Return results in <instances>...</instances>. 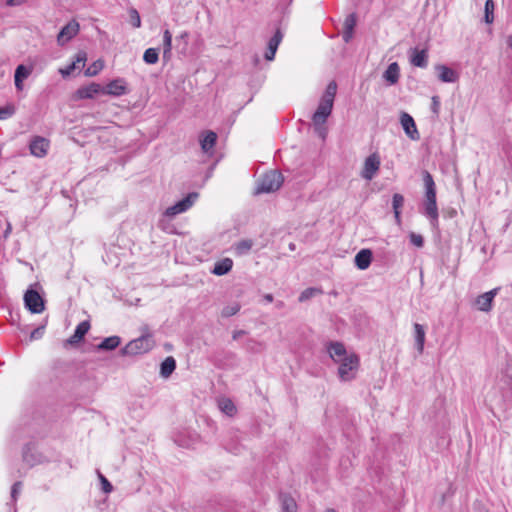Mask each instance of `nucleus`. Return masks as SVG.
Segmentation results:
<instances>
[{
	"instance_id": "26",
	"label": "nucleus",
	"mask_w": 512,
	"mask_h": 512,
	"mask_svg": "<svg viewBox=\"0 0 512 512\" xmlns=\"http://www.w3.org/2000/svg\"><path fill=\"white\" fill-rule=\"evenodd\" d=\"M233 267V261L230 258H224L215 263L212 273L217 276H222L231 271Z\"/></svg>"
},
{
	"instance_id": "15",
	"label": "nucleus",
	"mask_w": 512,
	"mask_h": 512,
	"mask_svg": "<svg viewBox=\"0 0 512 512\" xmlns=\"http://www.w3.org/2000/svg\"><path fill=\"white\" fill-rule=\"evenodd\" d=\"M328 353L334 362L339 363L348 358L349 354L345 346L340 342H331L328 346Z\"/></svg>"
},
{
	"instance_id": "56",
	"label": "nucleus",
	"mask_w": 512,
	"mask_h": 512,
	"mask_svg": "<svg viewBox=\"0 0 512 512\" xmlns=\"http://www.w3.org/2000/svg\"><path fill=\"white\" fill-rule=\"evenodd\" d=\"M507 45L512 48V35L507 38Z\"/></svg>"
},
{
	"instance_id": "50",
	"label": "nucleus",
	"mask_w": 512,
	"mask_h": 512,
	"mask_svg": "<svg viewBox=\"0 0 512 512\" xmlns=\"http://www.w3.org/2000/svg\"><path fill=\"white\" fill-rule=\"evenodd\" d=\"M439 107H440V102H439L438 96H433L432 97V107H431L433 113L438 114Z\"/></svg>"
},
{
	"instance_id": "18",
	"label": "nucleus",
	"mask_w": 512,
	"mask_h": 512,
	"mask_svg": "<svg viewBox=\"0 0 512 512\" xmlns=\"http://www.w3.org/2000/svg\"><path fill=\"white\" fill-rule=\"evenodd\" d=\"M90 329V323L88 321H82L77 326L72 336L67 339V343L70 345L78 344Z\"/></svg>"
},
{
	"instance_id": "59",
	"label": "nucleus",
	"mask_w": 512,
	"mask_h": 512,
	"mask_svg": "<svg viewBox=\"0 0 512 512\" xmlns=\"http://www.w3.org/2000/svg\"><path fill=\"white\" fill-rule=\"evenodd\" d=\"M325 512H337V511L335 509L330 508V509H327Z\"/></svg>"
},
{
	"instance_id": "9",
	"label": "nucleus",
	"mask_w": 512,
	"mask_h": 512,
	"mask_svg": "<svg viewBox=\"0 0 512 512\" xmlns=\"http://www.w3.org/2000/svg\"><path fill=\"white\" fill-rule=\"evenodd\" d=\"M79 32V23L75 20L67 23L59 32L57 41L60 45H64L70 41Z\"/></svg>"
},
{
	"instance_id": "11",
	"label": "nucleus",
	"mask_w": 512,
	"mask_h": 512,
	"mask_svg": "<svg viewBox=\"0 0 512 512\" xmlns=\"http://www.w3.org/2000/svg\"><path fill=\"white\" fill-rule=\"evenodd\" d=\"M127 93L126 82L122 78H117L110 81L105 87H103V94L112 96H122Z\"/></svg>"
},
{
	"instance_id": "53",
	"label": "nucleus",
	"mask_w": 512,
	"mask_h": 512,
	"mask_svg": "<svg viewBox=\"0 0 512 512\" xmlns=\"http://www.w3.org/2000/svg\"><path fill=\"white\" fill-rule=\"evenodd\" d=\"M244 334H246V332L244 330H236L233 332V335H232V338L234 340H237L239 339L241 336H243Z\"/></svg>"
},
{
	"instance_id": "27",
	"label": "nucleus",
	"mask_w": 512,
	"mask_h": 512,
	"mask_svg": "<svg viewBox=\"0 0 512 512\" xmlns=\"http://www.w3.org/2000/svg\"><path fill=\"white\" fill-rule=\"evenodd\" d=\"M175 369L176 360L172 356H169L165 358V360L160 365V375L163 378H168L171 376Z\"/></svg>"
},
{
	"instance_id": "49",
	"label": "nucleus",
	"mask_w": 512,
	"mask_h": 512,
	"mask_svg": "<svg viewBox=\"0 0 512 512\" xmlns=\"http://www.w3.org/2000/svg\"><path fill=\"white\" fill-rule=\"evenodd\" d=\"M21 486H22L21 482H15L13 484L12 489H11V497L13 499H16L17 495L20 492Z\"/></svg>"
},
{
	"instance_id": "34",
	"label": "nucleus",
	"mask_w": 512,
	"mask_h": 512,
	"mask_svg": "<svg viewBox=\"0 0 512 512\" xmlns=\"http://www.w3.org/2000/svg\"><path fill=\"white\" fill-rule=\"evenodd\" d=\"M143 60L147 64H156L159 60V49L148 48L143 54Z\"/></svg>"
},
{
	"instance_id": "12",
	"label": "nucleus",
	"mask_w": 512,
	"mask_h": 512,
	"mask_svg": "<svg viewBox=\"0 0 512 512\" xmlns=\"http://www.w3.org/2000/svg\"><path fill=\"white\" fill-rule=\"evenodd\" d=\"M499 288H494L486 293L479 295L476 299L478 309L484 312H488L492 308V302L494 297L497 295Z\"/></svg>"
},
{
	"instance_id": "54",
	"label": "nucleus",
	"mask_w": 512,
	"mask_h": 512,
	"mask_svg": "<svg viewBox=\"0 0 512 512\" xmlns=\"http://www.w3.org/2000/svg\"><path fill=\"white\" fill-rule=\"evenodd\" d=\"M14 83L17 90L23 89V82L19 78H14Z\"/></svg>"
},
{
	"instance_id": "45",
	"label": "nucleus",
	"mask_w": 512,
	"mask_h": 512,
	"mask_svg": "<svg viewBox=\"0 0 512 512\" xmlns=\"http://www.w3.org/2000/svg\"><path fill=\"white\" fill-rule=\"evenodd\" d=\"M409 238L410 242L416 247L421 248L424 245V239L420 234L411 233Z\"/></svg>"
},
{
	"instance_id": "19",
	"label": "nucleus",
	"mask_w": 512,
	"mask_h": 512,
	"mask_svg": "<svg viewBox=\"0 0 512 512\" xmlns=\"http://www.w3.org/2000/svg\"><path fill=\"white\" fill-rule=\"evenodd\" d=\"M357 23V17L355 13L349 14L344 21V31L342 38L345 43H349L353 38L354 29Z\"/></svg>"
},
{
	"instance_id": "42",
	"label": "nucleus",
	"mask_w": 512,
	"mask_h": 512,
	"mask_svg": "<svg viewBox=\"0 0 512 512\" xmlns=\"http://www.w3.org/2000/svg\"><path fill=\"white\" fill-rule=\"evenodd\" d=\"M251 248L252 242L250 240H242L236 245V250L239 254L247 253Z\"/></svg>"
},
{
	"instance_id": "1",
	"label": "nucleus",
	"mask_w": 512,
	"mask_h": 512,
	"mask_svg": "<svg viewBox=\"0 0 512 512\" xmlns=\"http://www.w3.org/2000/svg\"><path fill=\"white\" fill-rule=\"evenodd\" d=\"M140 337L131 340L125 347L121 349L122 355H138L150 351L154 346L152 334L148 326L141 328Z\"/></svg>"
},
{
	"instance_id": "57",
	"label": "nucleus",
	"mask_w": 512,
	"mask_h": 512,
	"mask_svg": "<svg viewBox=\"0 0 512 512\" xmlns=\"http://www.w3.org/2000/svg\"><path fill=\"white\" fill-rule=\"evenodd\" d=\"M186 37H188V33H187V32H183V33L179 36V38H180V39H184V38H186Z\"/></svg>"
},
{
	"instance_id": "4",
	"label": "nucleus",
	"mask_w": 512,
	"mask_h": 512,
	"mask_svg": "<svg viewBox=\"0 0 512 512\" xmlns=\"http://www.w3.org/2000/svg\"><path fill=\"white\" fill-rule=\"evenodd\" d=\"M50 149V141L42 136H34L29 143L31 155L37 158H44Z\"/></svg>"
},
{
	"instance_id": "47",
	"label": "nucleus",
	"mask_w": 512,
	"mask_h": 512,
	"mask_svg": "<svg viewBox=\"0 0 512 512\" xmlns=\"http://www.w3.org/2000/svg\"><path fill=\"white\" fill-rule=\"evenodd\" d=\"M44 330H45V326L44 325H41V326L35 328L30 333V340H37V339L42 338V336L44 334Z\"/></svg>"
},
{
	"instance_id": "2",
	"label": "nucleus",
	"mask_w": 512,
	"mask_h": 512,
	"mask_svg": "<svg viewBox=\"0 0 512 512\" xmlns=\"http://www.w3.org/2000/svg\"><path fill=\"white\" fill-rule=\"evenodd\" d=\"M283 181V175L279 171H269L259 180L255 194L274 192L281 187Z\"/></svg>"
},
{
	"instance_id": "43",
	"label": "nucleus",
	"mask_w": 512,
	"mask_h": 512,
	"mask_svg": "<svg viewBox=\"0 0 512 512\" xmlns=\"http://www.w3.org/2000/svg\"><path fill=\"white\" fill-rule=\"evenodd\" d=\"M87 60V53L85 51H78L75 56V60L72 63H76V68L80 69L85 66Z\"/></svg>"
},
{
	"instance_id": "60",
	"label": "nucleus",
	"mask_w": 512,
	"mask_h": 512,
	"mask_svg": "<svg viewBox=\"0 0 512 512\" xmlns=\"http://www.w3.org/2000/svg\"><path fill=\"white\" fill-rule=\"evenodd\" d=\"M249 342H250V343H253V344H255V345H259V346H260V344H259V343H257V342H256V341H254V340H250Z\"/></svg>"
},
{
	"instance_id": "30",
	"label": "nucleus",
	"mask_w": 512,
	"mask_h": 512,
	"mask_svg": "<svg viewBox=\"0 0 512 512\" xmlns=\"http://www.w3.org/2000/svg\"><path fill=\"white\" fill-rule=\"evenodd\" d=\"M218 407L221 412L227 416H233L236 413V406L229 398H221L218 400Z\"/></svg>"
},
{
	"instance_id": "39",
	"label": "nucleus",
	"mask_w": 512,
	"mask_h": 512,
	"mask_svg": "<svg viewBox=\"0 0 512 512\" xmlns=\"http://www.w3.org/2000/svg\"><path fill=\"white\" fill-rule=\"evenodd\" d=\"M128 13L131 25L134 28H139L141 26V18L139 12L135 8H130Z\"/></svg>"
},
{
	"instance_id": "23",
	"label": "nucleus",
	"mask_w": 512,
	"mask_h": 512,
	"mask_svg": "<svg viewBox=\"0 0 512 512\" xmlns=\"http://www.w3.org/2000/svg\"><path fill=\"white\" fill-rule=\"evenodd\" d=\"M400 77V68L397 62H393L389 64L385 72L383 73V78L389 85H394L398 82Z\"/></svg>"
},
{
	"instance_id": "44",
	"label": "nucleus",
	"mask_w": 512,
	"mask_h": 512,
	"mask_svg": "<svg viewBox=\"0 0 512 512\" xmlns=\"http://www.w3.org/2000/svg\"><path fill=\"white\" fill-rule=\"evenodd\" d=\"M239 310H240V305L234 304L231 306L224 307L222 309L221 314L223 317H231V316L235 315L236 313H238Z\"/></svg>"
},
{
	"instance_id": "25",
	"label": "nucleus",
	"mask_w": 512,
	"mask_h": 512,
	"mask_svg": "<svg viewBox=\"0 0 512 512\" xmlns=\"http://www.w3.org/2000/svg\"><path fill=\"white\" fill-rule=\"evenodd\" d=\"M23 461L30 466H34L41 462V455L33 452V446L31 444L25 445L22 453Z\"/></svg>"
},
{
	"instance_id": "16",
	"label": "nucleus",
	"mask_w": 512,
	"mask_h": 512,
	"mask_svg": "<svg viewBox=\"0 0 512 512\" xmlns=\"http://www.w3.org/2000/svg\"><path fill=\"white\" fill-rule=\"evenodd\" d=\"M201 149L204 153H210L217 141V134L211 130L205 131L199 138Z\"/></svg>"
},
{
	"instance_id": "38",
	"label": "nucleus",
	"mask_w": 512,
	"mask_h": 512,
	"mask_svg": "<svg viewBox=\"0 0 512 512\" xmlns=\"http://www.w3.org/2000/svg\"><path fill=\"white\" fill-rule=\"evenodd\" d=\"M336 92H337V84H336V82L332 81L327 85L326 90L322 96V99L332 101L334 103V98H335Z\"/></svg>"
},
{
	"instance_id": "37",
	"label": "nucleus",
	"mask_w": 512,
	"mask_h": 512,
	"mask_svg": "<svg viewBox=\"0 0 512 512\" xmlns=\"http://www.w3.org/2000/svg\"><path fill=\"white\" fill-rule=\"evenodd\" d=\"M494 8L495 5L493 0H486L484 20L487 24H491L494 21Z\"/></svg>"
},
{
	"instance_id": "28",
	"label": "nucleus",
	"mask_w": 512,
	"mask_h": 512,
	"mask_svg": "<svg viewBox=\"0 0 512 512\" xmlns=\"http://www.w3.org/2000/svg\"><path fill=\"white\" fill-rule=\"evenodd\" d=\"M404 205V197L399 193H395L392 197V208L395 220L398 224L401 222V209Z\"/></svg>"
},
{
	"instance_id": "33",
	"label": "nucleus",
	"mask_w": 512,
	"mask_h": 512,
	"mask_svg": "<svg viewBox=\"0 0 512 512\" xmlns=\"http://www.w3.org/2000/svg\"><path fill=\"white\" fill-rule=\"evenodd\" d=\"M280 501L283 512H297L296 502L291 496L281 495Z\"/></svg>"
},
{
	"instance_id": "8",
	"label": "nucleus",
	"mask_w": 512,
	"mask_h": 512,
	"mask_svg": "<svg viewBox=\"0 0 512 512\" xmlns=\"http://www.w3.org/2000/svg\"><path fill=\"white\" fill-rule=\"evenodd\" d=\"M400 123L406 135L412 140H418L420 135L417 130L414 119L406 112H402L400 116Z\"/></svg>"
},
{
	"instance_id": "40",
	"label": "nucleus",
	"mask_w": 512,
	"mask_h": 512,
	"mask_svg": "<svg viewBox=\"0 0 512 512\" xmlns=\"http://www.w3.org/2000/svg\"><path fill=\"white\" fill-rule=\"evenodd\" d=\"M31 70L24 65H19L14 74V78H19L22 82L30 75Z\"/></svg>"
},
{
	"instance_id": "55",
	"label": "nucleus",
	"mask_w": 512,
	"mask_h": 512,
	"mask_svg": "<svg viewBox=\"0 0 512 512\" xmlns=\"http://www.w3.org/2000/svg\"><path fill=\"white\" fill-rule=\"evenodd\" d=\"M263 300L267 303H271L273 301V295L272 294H265L263 296Z\"/></svg>"
},
{
	"instance_id": "21",
	"label": "nucleus",
	"mask_w": 512,
	"mask_h": 512,
	"mask_svg": "<svg viewBox=\"0 0 512 512\" xmlns=\"http://www.w3.org/2000/svg\"><path fill=\"white\" fill-rule=\"evenodd\" d=\"M410 62L413 66L419 68H426L428 66V54L426 50H418L414 48L411 50Z\"/></svg>"
},
{
	"instance_id": "41",
	"label": "nucleus",
	"mask_w": 512,
	"mask_h": 512,
	"mask_svg": "<svg viewBox=\"0 0 512 512\" xmlns=\"http://www.w3.org/2000/svg\"><path fill=\"white\" fill-rule=\"evenodd\" d=\"M314 125L315 133L324 140L327 135V128L325 127V123H318L316 120H312Z\"/></svg>"
},
{
	"instance_id": "3",
	"label": "nucleus",
	"mask_w": 512,
	"mask_h": 512,
	"mask_svg": "<svg viewBox=\"0 0 512 512\" xmlns=\"http://www.w3.org/2000/svg\"><path fill=\"white\" fill-rule=\"evenodd\" d=\"M359 367V357L351 353L348 358L339 362L338 375L342 381H350L355 378L356 371Z\"/></svg>"
},
{
	"instance_id": "20",
	"label": "nucleus",
	"mask_w": 512,
	"mask_h": 512,
	"mask_svg": "<svg viewBox=\"0 0 512 512\" xmlns=\"http://www.w3.org/2000/svg\"><path fill=\"white\" fill-rule=\"evenodd\" d=\"M371 261L372 251L370 249L360 250L354 258L355 266L360 270H366L370 266Z\"/></svg>"
},
{
	"instance_id": "36",
	"label": "nucleus",
	"mask_w": 512,
	"mask_h": 512,
	"mask_svg": "<svg viewBox=\"0 0 512 512\" xmlns=\"http://www.w3.org/2000/svg\"><path fill=\"white\" fill-rule=\"evenodd\" d=\"M104 68V62L101 59L94 61L84 72L85 76H96Z\"/></svg>"
},
{
	"instance_id": "14",
	"label": "nucleus",
	"mask_w": 512,
	"mask_h": 512,
	"mask_svg": "<svg viewBox=\"0 0 512 512\" xmlns=\"http://www.w3.org/2000/svg\"><path fill=\"white\" fill-rule=\"evenodd\" d=\"M99 93H103V87L97 83H90L87 86L80 87L76 91V95L79 99H92Z\"/></svg>"
},
{
	"instance_id": "61",
	"label": "nucleus",
	"mask_w": 512,
	"mask_h": 512,
	"mask_svg": "<svg viewBox=\"0 0 512 512\" xmlns=\"http://www.w3.org/2000/svg\"><path fill=\"white\" fill-rule=\"evenodd\" d=\"M282 306H283V302L280 301L277 303V307H282Z\"/></svg>"
},
{
	"instance_id": "52",
	"label": "nucleus",
	"mask_w": 512,
	"mask_h": 512,
	"mask_svg": "<svg viewBox=\"0 0 512 512\" xmlns=\"http://www.w3.org/2000/svg\"><path fill=\"white\" fill-rule=\"evenodd\" d=\"M12 112L8 108H0V119L10 116Z\"/></svg>"
},
{
	"instance_id": "6",
	"label": "nucleus",
	"mask_w": 512,
	"mask_h": 512,
	"mask_svg": "<svg viewBox=\"0 0 512 512\" xmlns=\"http://www.w3.org/2000/svg\"><path fill=\"white\" fill-rule=\"evenodd\" d=\"M24 302L26 308L32 313L38 314L44 310V300L35 290L30 289L26 291Z\"/></svg>"
},
{
	"instance_id": "17",
	"label": "nucleus",
	"mask_w": 512,
	"mask_h": 512,
	"mask_svg": "<svg viewBox=\"0 0 512 512\" xmlns=\"http://www.w3.org/2000/svg\"><path fill=\"white\" fill-rule=\"evenodd\" d=\"M435 69L439 80L444 83H454L458 80V74L446 65H436Z\"/></svg>"
},
{
	"instance_id": "32",
	"label": "nucleus",
	"mask_w": 512,
	"mask_h": 512,
	"mask_svg": "<svg viewBox=\"0 0 512 512\" xmlns=\"http://www.w3.org/2000/svg\"><path fill=\"white\" fill-rule=\"evenodd\" d=\"M172 50V34L166 29L163 32V58L169 60L171 57Z\"/></svg>"
},
{
	"instance_id": "35",
	"label": "nucleus",
	"mask_w": 512,
	"mask_h": 512,
	"mask_svg": "<svg viewBox=\"0 0 512 512\" xmlns=\"http://www.w3.org/2000/svg\"><path fill=\"white\" fill-rule=\"evenodd\" d=\"M320 294H322V290L320 288L309 287L301 292L298 300H299V302H305V301L311 299L312 297H314L316 295H320Z\"/></svg>"
},
{
	"instance_id": "48",
	"label": "nucleus",
	"mask_w": 512,
	"mask_h": 512,
	"mask_svg": "<svg viewBox=\"0 0 512 512\" xmlns=\"http://www.w3.org/2000/svg\"><path fill=\"white\" fill-rule=\"evenodd\" d=\"M76 63H71L70 65H68L66 68H63V69H60L59 72L61 73V75L65 78V77H68L69 75H71V73L76 70Z\"/></svg>"
},
{
	"instance_id": "24",
	"label": "nucleus",
	"mask_w": 512,
	"mask_h": 512,
	"mask_svg": "<svg viewBox=\"0 0 512 512\" xmlns=\"http://www.w3.org/2000/svg\"><path fill=\"white\" fill-rule=\"evenodd\" d=\"M424 215L428 217L432 224L438 221V207L436 200H424Z\"/></svg>"
},
{
	"instance_id": "46",
	"label": "nucleus",
	"mask_w": 512,
	"mask_h": 512,
	"mask_svg": "<svg viewBox=\"0 0 512 512\" xmlns=\"http://www.w3.org/2000/svg\"><path fill=\"white\" fill-rule=\"evenodd\" d=\"M100 482L102 484V490L105 493H110L113 490L112 484L104 477L100 472H98Z\"/></svg>"
},
{
	"instance_id": "29",
	"label": "nucleus",
	"mask_w": 512,
	"mask_h": 512,
	"mask_svg": "<svg viewBox=\"0 0 512 512\" xmlns=\"http://www.w3.org/2000/svg\"><path fill=\"white\" fill-rule=\"evenodd\" d=\"M415 341L418 352L421 354L424 350L425 343V329L421 324H414Z\"/></svg>"
},
{
	"instance_id": "7",
	"label": "nucleus",
	"mask_w": 512,
	"mask_h": 512,
	"mask_svg": "<svg viewBox=\"0 0 512 512\" xmlns=\"http://www.w3.org/2000/svg\"><path fill=\"white\" fill-rule=\"evenodd\" d=\"M380 167V159L376 154H371L365 159L364 167L361 172L362 178L372 180Z\"/></svg>"
},
{
	"instance_id": "31",
	"label": "nucleus",
	"mask_w": 512,
	"mask_h": 512,
	"mask_svg": "<svg viewBox=\"0 0 512 512\" xmlns=\"http://www.w3.org/2000/svg\"><path fill=\"white\" fill-rule=\"evenodd\" d=\"M121 343V339L118 336H111L105 338L100 344H98L97 348L99 350H114L116 349Z\"/></svg>"
},
{
	"instance_id": "13",
	"label": "nucleus",
	"mask_w": 512,
	"mask_h": 512,
	"mask_svg": "<svg viewBox=\"0 0 512 512\" xmlns=\"http://www.w3.org/2000/svg\"><path fill=\"white\" fill-rule=\"evenodd\" d=\"M283 39V33L280 29H277L273 37L270 38L267 45V51L265 53V59L267 61H272L275 57L276 51L278 49L279 44Z\"/></svg>"
},
{
	"instance_id": "5",
	"label": "nucleus",
	"mask_w": 512,
	"mask_h": 512,
	"mask_svg": "<svg viewBox=\"0 0 512 512\" xmlns=\"http://www.w3.org/2000/svg\"><path fill=\"white\" fill-rule=\"evenodd\" d=\"M197 197L198 194L196 192L189 193L185 198L168 207L165 211V215L173 217L187 211L193 205Z\"/></svg>"
},
{
	"instance_id": "22",
	"label": "nucleus",
	"mask_w": 512,
	"mask_h": 512,
	"mask_svg": "<svg viewBox=\"0 0 512 512\" xmlns=\"http://www.w3.org/2000/svg\"><path fill=\"white\" fill-rule=\"evenodd\" d=\"M423 182L425 187V200H436V185L432 175L427 171H423Z\"/></svg>"
},
{
	"instance_id": "58",
	"label": "nucleus",
	"mask_w": 512,
	"mask_h": 512,
	"mask_svg": "<svg viewBox=\"0 0 512 512\" xmlns=\"http://www.w3.org/2000/svg\"><path fill=\"white\" fill-rule=\"evenodd\" d=\"M10 230H11V226L8 225V227H7L6 231H5V236L10 232Z\"/></svg>"
},
{
	"instance_id": "51",
	"label": "nucleus",
	"mask_w": 512,
	"mask_h": 512,
	"mask_svg": "<svg viewBox=\"0 0 512 512\" xmlns=\"http://www.w3.org/2000/svg\"><path fill=\"white\" fill-rule=\"evenodd\" d=\"M26 0H7L6 5L13 7V6H19L23 4Z\"/></svg>"
},
{
	"instance_id": "10",
	"label": "nucleus",
	"mask_w": 512,
	"mask_h": 512,
	"mask_svg": "<svg viewBox=\"0 0 512 512\" xmlns=\"http://www.w3.org/2000/svg\"><path fill=\"white\" fill-rule=\"evenodd\" d=\"M333 102L325 99L320 100V103L312 116V120L318 123H326L327 118L331 115L333 109Z\"/></svg>"
}]
</instances>
